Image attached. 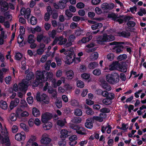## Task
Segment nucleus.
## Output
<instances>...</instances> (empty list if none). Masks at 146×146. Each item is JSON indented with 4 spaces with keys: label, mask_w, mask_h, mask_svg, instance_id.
Segmentation results:
<instances>
[{
    "label": "nucleus",
    "mask_w": 146,
    "mask_h": 146,
    "mask_svg": "<svg viewBox=\"0 0 146 146\" xmlns=\"http://www.w3.org/2000/svg\"><path fill=\"white\" fill-rule=\"evenodd\" d=\"M53 74L51 72H48L45 70H37L35 73L36 79L32 85L33 87H37L40 84L47 81L51 80L53 79Z\"/></svg>",
    "instance_id": "1"
},
{
    "label": "nucleus",
    "mask_w": 146,
    "mask_h": 146,
    "mask_svg": "<svg viewBox=\"0 0 146 146\" xmlns=\"http://www.w3.org/2000/svg\"><path fill=\"white\" fill-rule=\"evenodd\" d=\"M115 39V37L113 36L108 35L106 33H104L102 35L99 36L97 38V41L98 44H102L105 42L111 41Z\"/></svg>",
    "instance_id": "2"
},
{
    "label": "nucleus",
    "mask_w": 146,
    "mask_h": 146,
    "mask_svg": "<svg viewBox=\"0 0 146 146\" xmlns=\"http://www.w3.org/2000/svg\"><path fill=\"white\" fill-rule=\"evenodd\" d=\"M107 81L110 84H113L117 82L119 80V76L117 73H113L106 75Z\"/></svg>",
    "instance_id": "3"
},
{
    "label": "nucleus",
    "mask_w": 146,
    "mask_h": 146,
    "mask_svg": "<svg viewBox=\"0 0 146 146\" xmlns=\"http://www.w3.org/2000/svg\"><path fill=\"white\" fill-rule=\"evenodd\" d=\"M70 127L71 128L76 130V133L78 134L81 135L86 134L84 132L85 131V129L79 125L71 124L70 125Z\"/></svg>",
    "instance_id": "4"
},
{
    "label": "nucleus",
    "mask_w": 146,
    "mask_h": 146,
    "mask_svg": "<svg viewBox=\"0 0 146 146\" xmlns=\"http://www.w3.org/2000/svg\"><path fill=\"white\" fill-rule=\"evenodd\" d=\"M36 99L37 101H43L46 104H48L50 102L48 96L45 94H43L41 96L40 94H38L36 96Z\"/></svg>",
    "instance_id": "5"
},
{
    "label": "nucleus",
    "mask_w": 146,
    "mask_h": 146,
    "mask_svg": "<svg viewBox=\"0 0 146 146\" xmlns=\"http://www.w3.org/2000/svg\"><path fill=\"white\" fill-rule=\"evenodd\" d=\"M48 89V93L51 94L52 97L54 98L57 97V91L56 90L53 89L50 86H45L43 88V90L46 91Z\"/></svg>",
    "instance_id": "6"
},
{
    "label": "nucleus",
    "mask_w": 146,
    "mask_h": 146,
    "mask_svg": "<svg viewBox=\"0 0 146 146\" xmlns=\"http://www.w3.org/2000/svg\"><path fill=\"white\" fill-rule=\"evenodd\" d=\"M52 117V115L51 113L48 112H46L42 115L41 121L43 123H47Z\"/></svg>",
    "instance_id": "7"
},
{
    "label": "nucleus",
    "mask_w": 146,
    "mask_h": 146,
    "mask_svg": "<svg viewBox=\"0 0 146 146\" xmlns=\"http://www.w3.org/2000/svg\"><path fill=\"white\" fill-rule=\"evenodd\" d=\"M29 82L26 80H23L19 84V89L21 92H25L28 88Z\"/></svg>",
    "instance_id": "8"
},
{
    "label": "nucleus",
    "mask_w": 146,
    "mask_h": 146,
    "mask_svg": "<svg viewBox=\"0 0 146 146\" xmlns=\"http://www.w3.org/2000/svg\"><path fill=\"white\" fill-rule=\"evenodd\" d=\"M115 5L112 3L109 4L107 3H102L101 6V8L103 10H112L113 9Z\"/></svg>",
    "instance_id": "9"
},
{
    "label": "nucleus",
    "mask_w": 146,
    "mask_h": 146,
    "mask_svg": "<svg viewBox=\"0 0 146 146\" xmlns=\"http://www.w3.org/2000/svg\"><path fill=\"white\" fill-rule=\"evenodd\" d=\"M25 138V134L23 132H21V133H17L15 136V139L19 141L24 140Z\"/></svg>",
    "instance_id": "10"
},
{
    "label": "nucleus",
    "mask_w": 146,
    "mask_h": 146,
    "mask_svg": "<svg viewBox=\"0 0 146 146\" xmlns=\"http://www.w3.org/2000/svg\"><path fill=\"white\" fill-rule=\"evenodd\" d=\"M124 47L122 45H115L113 48V50L117 54H119L122 52Z\"/></svg>",
    "instance_id": "11"
},
{
    "label": "nucleus",
    "mask_w": 146,
    "mask_h": 146,
    "mask_svg": "<svg viewBox=\"0 0 146 146\" xmlns=\"http://www.w3.org/2000/svg\"><path fill=\"white\" fill-rule=\"evenodd\" d=\"M118 34L119 36L125 38H128L131 36V33L130 32L125 31L119 32Z\"/></svg>",
    "instance_id": "12"
},
{
    "label": "nucleus",
    "mask_w": 146,
    "mask_h": 146,
    "mask_svg": "<svg viewBox=\"0 0 146 146\" xmlns=\"http://www.w3.org/2000/svg\"><path fill=\"white\" fill-rule=\"evenodd\" d=\"M101 85L102 87L105 90L109 91L111 89V86L108 84V83L105 80L102 81Z\"/></svg>",
    "instance_id": "13"
},
{
    "label": "nucleus",
    "mask_w": 146,
    "mask_h": 146,
    "mask_svg": "<svg viewBox=\"0 0 146 146\" xmlns=\"http://www.w3.org/2000/svg\"><path fill=\"white\" fill-rule=\"evenodd\" d=\"M47 12L46 13L44 16V19L46 21H48L49 20L51 15L50 13L52 12V9L49 6L47 7Z\"/></svg>",
    "instance_id": "14"
},
{
    "label": "nucleus",
    "mask_w": 146,
    "mask_h": 146,
    "mask_svg": "<svg viewBox=\"0 0 146 146\" xmlns=\"http://www.w3.org/2000/svg\"><path fill=\"white\" fill-rule=\"evenodd\" d=\"M85 127L88 129H91L93 126V123L92 120L89 118L86 119V122L85 124Z\"/></svg>",
    "instance_id": "15"
},
{
    "label": "nucleus",
    "mask_w": 146,
    "mask_h": 146,
    "mask_svg": "<svg viewBox=\"0 0 146 146\" xmlns=\"http://www.w3.org/2000/svg\"><path fill=\"white\" fill-rule=\"evenodd\" d=\"M1 11L2 12H5L9 9V5L7 2L3 1V3L1 6Z\"/></svg>",
    "instance_id": "16"
},
{
    "label": "nucleus",
    "mask_w": 146,
    "mask_h": 146,
    "mask_svg": "<svg viewBox=\"0 0 146 146\" xmlns=\"http://www.w3.org/2000/svg\"><path fill=\"white\" fill-rule=\"evenodd\" d=\"M60 133L61 135L60 137L61 138L65 139L68 136V131L66 129L62 130L60 131Z\"/></svg>",
    "instance_id": "17"
},
{
    "label": "nucleus",
    "mask_w": 146,
    "mask_h": 146,
    "mask_svg": "<svg viewBox=\"0 0 146 146\" xmlns=\"http://www.w3.org/2000/svg\"><path fill=\"white\" fill-rule=\"evenodd\" d=\"M51 141V139L47 137L42 138L40 140L41 143L45 145L48 144Z\"/></svg>",
    "instance_id": "18"
},
{
    "label": "nucleus",
    "mask_w": 146,
    "mask_h": 146,
    "mask_svg": "<svg viewBox=\"0 0 146 146\" xmlns=\"http://www.w3.org/2000/svg\"><path fill=\"white\" fill-rule=\"evenodd\" d=\"M35 38L33 34L29 35L28 37L27 42L29 44L34 43L35 41Z\"/></svg>",
    "instance_id": "19"
},
{
    "label": "nucleus",
    "mask_w": 146,
    "mask_h": 146,
    "mask_svg": "<svg viewBox=\"0 0 146 146\" xmlns=\"http://www.w3.org/2000/svg\"><path fill=\"white\" fill-rule=\"evenodd\" d=\"M103 27V24L101 23H96L91 26V28L93 30L99 29Z\"/></svg>",
    "instance_id": "20"
},
{
    "label": "nucleus",
    "mask_w": 146,
    "mask_h": 146,
    "mask_svg": "<svg viewBox=\"0 0 146 146\" xmlns=\"http://www.w3.org/2000/svg\"><path fill=\"white\" fill-rule=\"evenodd\" d=\"M32 114L34 116L38 117L40 115V112L38 109L33 108L32 110Z\"/></svg>",
    "instance_id": "21"
},
{
    "label": "nucleus",
    "mask_w": 146,
    "mask_h": 146,
    "mask_svg": "<svg viewBox=\"0 0 146 146\" xmlns=\"http://www.w3.org/2000/svg\"><path fill=\"white\" fill-rule=\"evenodd\" d=\"M8 106L7 103L5 101L1 100L0 101V108L3 110H6Z\"/></svg>",
    "instance_id": "22"
},
{
    "label": "nucleus",
    "mask_w": 146,
    "mask_h": 146,
    "mask_svg": "<svg viewBox=\"0 0 146 146\" xmlns=\"http://www.w3.org/2000/svg\"><path fill=\"white\" fill-rule=\"evenodd\" d=\"M118 62L117 61H113L109 66V70L111 71L113 70L116 69Z\"/></svg>",
    "instance_id": "23"
},
{
    "label": "nucleus",
    "mask_w": 146,
    "mask_h": 146,
    "mask_svg": "<svg viewBox=\"0 0 146 146\" xmlns=\"http://www.w3.org/2000/svg\"><path fill=\"white\" fill-rule=\"evenodd\" d=\"M90 74L86 73H83L81 74V77L84 79L85 80H87L88 79L89 80L88 81V82L90 81L91 79H90Z\"/></svg>",
    "instance_id": "24"
},
{
    "label": "nucleus",
    "mask_w": 146,
    "mask_h": 146,
    "mask_svg": "<svg viewBox=\"0 0 146 146\" xmlns=\"http://www.w3.org/2000/svg\"><path fill=\"white\" fill-rule=\"evenodd\" d=\"M85 108L86 109V113L87 114L89 115H93L94 113V111L92 110V109L90 108L87 105L85 106Z\"/></svg>",
    "instance_id": "25"
},
{
    "label": "nucleus",
    "mask_w": 146,
    "mask_h": 146,
    "mask_svg": "<svg viewBox=\"0 0 146 146\" xmlns=\"http://www.w3.org/2000/svg\"><path fill=\"white\" fill-rule=\"evenodd\" d=\"M98 64L96 62H91L88 65V67L90 69H93L97 67Z\"/></svg>",
    "instance_id": "26"
},
{
    "label": "nucleus",
    "mask_w": 146,
    "mask_h": 146,
    "mask_svg": "<svg viewBox=\"0 0 146 146\" xmlns=\"http://www.w3.org/2000/svg\"><path fill=\"white\" fill-rule=\"evenodd\" d=\"M64 28V24L62 23H59L58 24V27L56 30L57 33H60L62 32Z\"/></svg>",
    "instance_id": "27"
},
{
    "label": "nucleus",
    "mask_w": 146,
    "mask_h": 146,
    "mask_svg": "<svg viewBox=\"0 0 146 146\" xmlns=\"http://www.w3.org/2000/svg\"><path fill=\"white\" fill-rule=\"evenodd\" d=\"M34 77V75L33 72H29L27 75L26 76V79L28 81H29L33 78Z\"/></svg>",
    "instance_id": "28"
},
{
    "label": "nucleus",
    "mask_w": 146,
    "mask_h": 146,
    "mask_svg": "<svg viewBox=\"0 0 146 146\" xmlns=\"http://www.w3.org/2000/svg\"><path fill=\"white\" fill-rule=\"evenodd\" d=\"M82 119L81 117H75L71 120V121L73 123H79L81 122Z\"/></svg>",
    "instance_id": "29"
},
{
    "label": "nucleus",
    "mask_w": 146,
    "mask_h": 146,
    "mask_svg": "<svg viewBox=\"0 0 146 146\" xmlns=\"http://www.w3.org/2000/svg\"><path fill=\"white\" fill-rule=\"evenodd\" d=\"M60 40H59L58 44L59 45H62L65 44L67 41V39L66 38H64L62 36L60 37Z\"/></svg>",
    "instance_id": "30"
},
{
    "label": "nucleus",
    "mask_w": 146,
    "mask_h": 146,
    "mask_svg": "<svg viewBox=\"0 0 146 146\" xmlns=\"http://www.w3.org/2000/svg\"><path fill=\"white\" fill-rule=\"evenodd\" d=\"M66 59L67 63L69 64L72 63L74 61V58H72V57H70V56H69L68 55L66 56Z\"/></svg>",
    "instance_id": "31"
},
{
    "label": "nucleus",
    "mask_w": 146,
    "mask_h": 146,
    "mask_svg": "<svg viewBox=\"0 0 146 146\" xmlns=\"http://www.w3.org/2000/svg\"><path fill=\"white\" fill-rule=\"evenodd\" d=\"M30 21L32 25H35L37 23V20L35 17L32 16L30 19Z\"/></svg>",
    "instance_id": "32"
},
{
    "label": "nucleus",
    "mask_w": 146,
    "mask_h": 146,
    "mask_svg": "<svg viewBox=\"0 0 146 146\" xmlns=\"http://www.w3.org/2000/svg\"><path fill=\"white\" fill-rule=\"evenodd\" d=\"M45 124V126L43 127L46 130H49L52 127V123L50 122H47V123H44Z\"/></svg>",
    "instance_id": "33"
},
{
    "label": "nucleus",
    "mask_w": 146,
    "mask_h": 146,
    "mask_svg": "<svg viewBox=\"0 0 146 146\" xmlns=\"http://www.w3.org/2000/svg\"><path fill=\"white\" fill-rule=\"evenodd\" d=\"M51 62L50 60H48L46 62L44 65V68L46 70L48 71L49 70Z\"/></svg>",
    "instance_id": "34"
},
{
    "label": "nucleus",
    "mask_w": 146,
    "mask_h": 146,
    "mask_svg": "<svg viewBox=\"0 0 146 146\" xmlns=\"http://www.w3.org/2000/svg\"><path fill=\"white\" fill-rule=\"evenodd\" d=\"M31 10L30 9L27 8L26 9V11L24 14V17L25 18L28 20L31 14Z\"/></svg>",
    "instance_id": "35"
},
{
    "label": "nucleus",
    "mask_w": 146,
    "mask_h": 146,
    "mask_svg": "<svg viewBox=\"0 0 146 146\" xmlns=\"http://www.w3.org/2000/svg\"><path fill=\"white\" fill-rule=\"evenodd\" d=\"M127 58V55L125 54H120L117 57V59L118 60L121 61L125 60Z\"/></svg>",
    "instance_id": "36"
},
{
    "label": "nucleus",
    "mask_w": 146,
    "mask_h": 146,
    "mask_svg": "<svg viewBox=\"0 0 146 146\" xmlns=\"http://www.w3.org/2000/svg\"><path fill=\"white\" fill-rule=\"evenodd\" d=\"M74 114L77 116H81L82 114V110L79 109H76L74 110Z\"/></svg>",
    "instance_id": "37"
},
{
    "label": "nucleus",
    "mask_w": 146,
    "mask_h": 146,
    "mask_svg": "<svg viewBox=\"0 0 146 146\" xmlns=\"http://www.w3.org/2000/svg\"><path fill=\"white\" fill-rule=\"evenodd\" d=\"M108 17L109 18H111L114 21L119 17H117V15H116L114 13H112L108 15Z\"/></svg>",
    "instance_id": "38"
},
{
    "label": "nucleus",
    "mask_w": 146,
    "mask_h": 146,
    "mask_svg": "<svg viewBox=\"0 0 146 146\" xmlns=\"http://www.w3.org/2000/svg\"><path fill=\"white\" fill-rule=\"evenodd\" d=\"M20 127L23 129L25 131L28 132L29 131L28 126L25 123H21L20 124Z\"/></svg>",
    "instance_id": "39"
},
{
    "label": "nucleus",
    "mask_w": 146,
    "mask_h": 146,
    "mask_svg": "<svg viewBox=\"0 0 146 146\" xmlns=\"http://www.w3.org/2000/svg\"><path fill=\"white\" fill-rule=\"evenodd\" d=\"M66 74L67 77H71V79L73 77L74 75V72L72 70H69L66 72Z\"/></svg>",
    "instance_id": "40"
},
{
    "label": "nucleus",
    "mask_w": 146,
    "mask_h": 146,
    "mask_svg": "<svg viewBox=\"0 0 146 146\" xmlns=\"http://www.w3.org/2000/svg\"><path fill=\"white\" fill-rule=\"evenodd\" d=\"M51 15H52V17L53 19H57L58 16V13L56 11H52V12H50Z\"/></svg>",
    "instance_id": "41"
},
{
    "label": "nucleus",
    "mask_w": 146,
    "mask_h": 146,
    "mask_svg": "<svg viewBox=\"0 0 146 146\" xmlns=\"http://www.w3.org/2000/svg\"><path fill=\"white\" fill-rule=\"evenodd\" d=\"M23 111V110L20 108H17L16 111V114L18 117L20 118L21 114L22 113Z\"/></svg>",
    "instance_id": "42"
},
{
    "label": "nucleus",
    "mask_w": 146,
    "mask_h": 146,
    "mask_svg": "<svg viewBox=\"0 0 146 146\" xmlns=\"http://www.w3.org/2000/svg\"><path fill=\"white\" fill-rule=\"evenodd\" d=\"M65 139L62 138V139L58 143V144L59 146H65L66 144V142L65 141Z\"/></svg>",
    "instance_id": "43"
},
{
    "label": "nucleus",
    "mask_w": 146,
    "mask_h": 146,
    "mask_svg": "<svg viewBox=\"0 0 146 146\" xmlns=\"http://www.w3.org/2000/svg\"><path fill=\"white\" fill-rule=\"evenodd\" d=\"M77 85L78 87L82 88L84 86V84L82 81L78 80L77 81Z\"/></svg>",
    "instance_id": "44"
},
{
    "label": "nucleus",
    "mask_w": 146,
    "mask_h": 146,
    "mask_svg": "<svg viewBox=\"0 0 146 146\" xmlns=\"http://www.w3.org/2000/svg\"><path fill=\"white\" fill-rule=\"evenodd\" d=\"M125 42H116L114 41L113 42H111L110 43V45H121V44H125Z\"/></svg>",
    "instance_id": "45"
},
{
    "label": "nucleus",
    "mask_w": 146,
    "mask_h": 146,
    "mask_svg": "<svg viewBox=\"0 0 146 146\" xmlns=\"http://www.w3.org/2000/svg\"><path fill=\"white\" fill-rule=\"evenodd\" d=\"M93 74L95 76H98L101 74V71L99 69H96L93 71Z\"/></svg>",
    "instance_id": "46"
},
{
    "label": "nucleus",
    "mask_w": 146,
    "mask_h": 146,
    "mask_svg": "<svg viewBox=\"0 0 146 146\" xmlns=\"http://www.w3.org/2000/svg\"><path fill=\"white\" fill-rule=\"evenodd\" d=\"M17 115L15 113H11L10 115V120L12 121H15L17 119Z\"/></svg>",
    "instance_id": "47"
},
{
    "label": "nucleus",
    "mask_w": 146,
    "mask_h": 146,
    "mask_svg": "<svg viewBox=\"0 0 146 146\" xmlns=\"http://www.w3.org/2000/svg\"><path fill=\"white\" fill-rule=\"evenodd\" d=\"M115 57V56L112 53L108 54L107 55V58L108 60L111 61L113 60Z\"/></svg>",
    "instance_id": "48"
},
{
    "label": "nucleus",
    "mask_w": 146,
    "mask_h": 146,
    "mask_svg": "<svg viewBox=\"0 0 146 146\" xmlns=\"http://www.w3.org/2000/svg\"><path fill=\"white\" fill-rule=\"evenodd\" d=\"M136 25L135 23L133 21H128L127 23V25L129 27H134Z\"/></svg>",
    "instance_id": "49"
},
{
    "label": "nucleus",
    "mask_w": 146,
    "mask_h": 146,
    "mask_svg": "<svg viewBox=\"0 0 146 146\" xmlns=\"http://www.w3.org/2000/svg\"><path fill=\"white\" fill-rule=\"evenodd\" d=\"M15 59L18 60H20L22 57V55L21 53L18 52L16 53L15 56Z\"/></svg>",
    "instance_id": "50"
},
{
    "label": "nucleus",
    "mask_w": 146,
    "mask_h": 146,
    "mask_svg": "<svg viewBox=\"0 0 146 146\" xmlns=\"http://www.w3.org/2000/svg\"><path fill=\"white\" fill-rule=\"evenodd\" d=\"M120 17H122V18L123 19L124 21L125 22L129 21V20H130L131 18V17L129 16H120Z\"/></svg>",
    "instance_id": "51"
},
{
    "label": "nucleus",
    "mask_w": 146,
    "mask_h": 146,
    "mask_svg": "<svg viewBox=\"0 0 146 146\" xmlns=\"http://www.w3.org/2000/svg\"><path fill=\"white\" fill-rule=\"evenodd\" d=\"M57 32V30L53 29L49 33V35L52 38H54Z\"/></svg>",
    "instance_id": "52"
},
{
    "label": "nucleus",
    "mask_w": 146,
    "mask_h": 146,
    "mask_svg": "<svg viewBox=\"0 0 146 146\" xmlns=\"http://www.w3.org/2000/svg\"><path fill=\"white\" fill-rule=\"evenodd\" d=\"M3 141L5 143H6L7 145L9 146L10 145V142L9 137L7 135L5 136Z\"/></svg>",
    "instance_id": "53"
},
{
    "label": "nucleus",
    "mask_w": 146,
    "mask_h": 146,
    "mask_svg": "<svg viewBox=\"0 0 146 146\" xmlns=\"http://www.w3.org/2000/svg\"><path fill=\"white\" fill-rule=\"evenodd\" d=\"M44 36L42 34L38 35L37 36L36 39L37 41L38 42H40L42 41Z\"/></svg>",
    "instance_id": "54"
},
{
    "label": "nucleus",
    "mask_w": 146,
    "mask_h": 146,
    "mask_svg": "<svg viewBox=\"0 0 146 146\" xmlns=\"http://www.w3.org/2000/svg\"><path fill=\"white\" fill-rule=\"evenodd\" d=\"M84 4L81 2L78 3L76 5V7L78 9L83 8L84 7Z\"/></svg>",
    "instance_id": "55"
},
{
    "label": "nucleus",
    "mask_w": 146,
    "mask_h": 146,
    "mask_svg": "<svg viewBox=\"0 0 146 146\" xmlns=\"http://www.w3.org/2000/svg\"><path fill=\"white\" fill-rule=\"evenodd\" d=\"M108 99H107V98L106 99H103L102 100V102L104 104L106 105H109L111 104L112 102L110 100H108Z\"/></svg>",
    "instance_id": "56"
},
{
    "label": "nucleus",
    "mask_w": 146,
    "mask_h": 146,
    "mask_svg": "<svg viewBox=\"0 0 146 146\" xmlns=\"http://www.w3.org/2000/svg\"><path fill=\"white\" fill-rule=\"evenodd\" d=\"M56 105L58 108H60L62 106V102L59 100H56Z\"/></svg>",
    "instance_id": "57"
},
{
    "label": "nucleus",
    "mask_w": 146,
    "mask_h": 146,
    "mask_svg": "<svg viewBox=\"0 0 146 146\" xmlns=\"http://www.w3.org/2000/svg\"><path fill=\"white\" fill-rule=\"evenodd\" d=\"M100 111L103 113H108L110 112V110L108 108H104L100 110Z\"/></svg>",
    "instance_id": "58"
},
{
    "label": "nucleus",
    "mask_w": 146,
    "mask_h": 146,
    "mask_svg": "<svg viewBox=\"0 0 146 146\" xmlns=\"http://www.w3.org/2000/svg\"><path fill=\"white\" fill-rule=\"evenodd\" d=\"M55 59L56 60L57 66H60L61 64L62 63V61L61 59L58 57L56 56L55 58Z\"/></svg>",
    "instance_id": "59"
},
{
    "label": "nucleus",
    "mask_w": 146,
    "mask_h": 146,
    "mask_svg": "<svg viewBox=\"0 0 146 146\" xmlns=\"http://www.w3.org/2000/svg\"><path fill=\"white\" fill-rule=\"evenodd\" d=\"M17 105L16 104L14 101H11L10 104V108L11 110H12L14 107H15Z\"/></svg>",
    "instance_id": "60"
},
{
    "label": "nucleus",
    "mask_w": 146,
    "mask_h": 146,
    "mask_svg": "<svg viewBox=\"0 0 146 146\" xmlns=\"http://www.w3.org/2000/svg\"><path fill=\"white\" fill-rule=\"evenodd\" d=\"M27 100L28 103L29 104H31L33 103L34 99L33 98L32 96H30L27 98Z\"/></svg>",
    "instance_id": "61"
},
{
    "label": "nucleus",
    "mask_w": 146,
    "mask_h": 146,
    "mask_svg": "<svg viewBox=\"0 0 146 146\" xmlns=\"http://www.w3.org/2000/svg\"><path fill=\"white\" fill-rule=\"evenodd\" d=\"M75 38V37L74 35L72 34L69 36L68 37V41H70L72 43V42L74 41Z\"/></svg>",
    "instance_id": "62"
},
{
    "label": "nucleus",
    "mask_w": 146,
    "mask_h": 146,
    "mask_svg": "<svg viewBox=\"0 0 146 146\" xmlns=\"http://www.w3.org/2000/svg\"><path fill=\"white\" fill-rule=\"evenodd\" d=\"M21 103L22 104L21 106V107H27L28 106L25 100H21Z\"/></svg>",
    "instance_id": "63"
},
{
    "label": "nucleus",
    "mask_w": 146,
    "mask_h": 146,
    "mask_svg": "<svg viewBox=\"0 0 146 146\" xmlns=\"http://www.w3.org/2000/svg\"><path fill=\"white\" fill-rule=\"evenodd\" d=\"M57 125L61 127L64 126L65 125L64 121L62 120H59L57 121Z\"/></svg>",
    "instance_id": "64"
}]
</instances>
